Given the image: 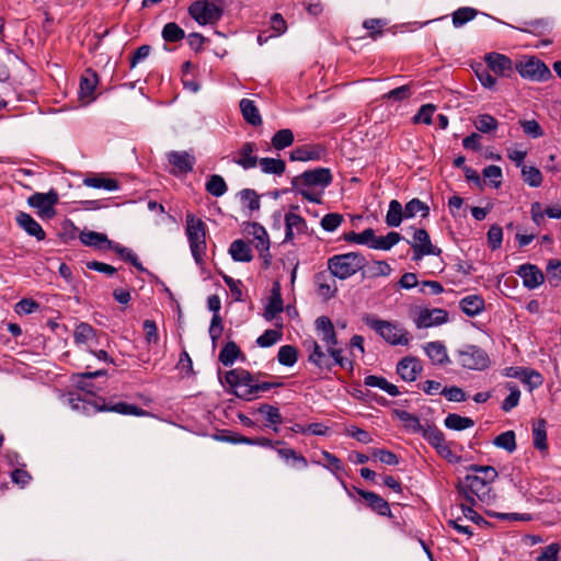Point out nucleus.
Here are the masks:
<instances>
[{
    "label": "nucleus",
    "instance_id": "57",
    "mask_svg": "<svg viewBox=\"0 0 561 561\" xmlns=\"http://www.w3.org/2000/svg\"><path fill=\"white\" fill-rule=\"evenodd\" d=\"M507 389L510 390V393L502 403V410L505 412H510L512 409L517 407L520 399V391L516 385L507 383Z\"/></svg>",
    "mask_w": 561,
    "mask_h": 561
},
{
    "label": "nucleus",
    "instance_id": "12",
    "mask_svg": "<svg viewBox=\"0 0 561 561\" xmlns=\"http://www.w3.org/2000/svg\"><path fill=\"white\" fill-rule=\"evenodd\" d=\"M413 249V260L419 261L425 255H439L440 249L432 244L425 229H415L413 240L410 242Z\"/></svg>",
    "mask_w": 561,
    "mask_h": 561
},
{
    "label": "nucleus",
    "instance_id": "42",
    "mask_svg": "<svg viewBox=\"0 0 561 561\" xmlns=\"http://www.w3.org/2000/svg\"><path fill=\"white\" fill-rule=\"evenodd\" d=\"M83 184L88 187L103 188L106 191H115L118 185L113 179H107L99 175L89 176L83 180Z\"/></svg>",
    "mask_w": 561,
    "mask_h": 561
},
{
    "label": "nucleus",
    "instance_id": "33",
    "mask_svg": "<svg viewBox=\"0 0 561 561\" xmlns=\"http://www.w3.org/2000/svg\"><path fill=\"white\" fill-rule=\"evenodd\" d=\"M364 385L367 387H374V388H380L381 390L386 391L388 394L392 397H397L400 391L398 387L393 383H390L386 378L369 375L366 376L364 379Z\"/></svg>",
    "mask_w": 561,
    "mask_h": 561
},
{
    "label": "nucleus",
    "instance_id": "19",
    "mask_svg": "<svg viewBox=\"0 0 561 561\" xmlns=\"http://www.w3.org/2000/svg\"><path fill=\"white\" fill-rule=\"evenodd\" d=\"M422 347L433 365L444 366L450 363L447 348L443 342H427Z\"/></svg>",
    "mask_w": 561,
    "mask_h": 561
},
{
    "label": "nucleus",
    "instance_id": "39",
    "mask_svg": "<svg viewBox=\"0 0 561 561\" xmlns=\"http://www.w3.org/2000/svg\"><path fill=\"white\" fill-rule=\"evenodd\" d=\"M396 416L403 423L404 427L411 433H421L425 425H422L419 417L405 410H396Z\"/></svg>",
    "mask_w": 561,
    "mask_h": 561
},
{
    "label": "nucleus",
    "instance_id": "14",
    "mask_svg": "<svg viewBox=\"0 0 561 561\" xmlns=\"http://www.w3.org/2000/svg\"><path fill=\"white\" fill-rule=\"evenodd\" d=\"M168 162L171 165V173L182 175L191 172L196 162L195 157L188 151H170L167 154Z\"/></svg>",
    "mask_w": 561,
    "mask_h": 561
},
{
    "label": "nucleus",
    "instance_id": "56",
    "mask_svg": "<svg viewBox=\"0 0 561 561\" xmlns=\"http://www.w3.org/2000/svg\"><path fill=\"white\" fill-rule=\"evenodd\" d=\"M436 112V106L433 104H424L420 107L417 113L413 116V122L416 124L423 123L426 125L433 124V115Z\"/></svg>",
    "mask_w": 561,
    "mask_h": 561
},
{
    "label": "nucleus",
    "instance_id": "41",
    "mask_svg": "<svg viewBox=\"0 0 561 561\" xmlns=\"http://www.w3.org/2000/svg\"><path fill=\"white\" fill-rule=\"evenodd\" d=\"M240 355L241 351L239 346L234 342H228L219 353V362L228 367L233 365Z\"/></svg>",
    "mask_w": 561,
    "mask_h": 561
},
{
    "label": "nucleus",
    "instance_id": "24",
    "mask_svg": "<svg viewBox=\"0 0 561 561\" xmlns=\"http://www.w3.org/2000/svg\"><path fill=\"white\" fill-rule=\"evenodd\" d=\"M358 494L367 502L369 507L382 516L391 515V511L387 501L374 492L358 490Z\"/></svg>",
    "mask_w": 561,
    "mask_h": 561
},
{
    "label": "nucleus",
    "instance_id": "3",
    "mask_svg": "<svg viewBox=\"0 0 561 561\" xmlns=\"http://www.w3.org/2000/svg\"><path fill=\"white\" fill-rule=\"evenodd\" d=\"M366 325L378 333L387 343L391 345H408L409 332L398 322L378 319L367 314L363 318Z\"/></svg>",
    "mask_w": 561,
    "mask_h": 561
},
{
    "label": "nucleus",
    "instance_id": "38",
    "mask_svg": "<svg viewBox=\"0 0 561 561\" xmlns=\"http://www.w3.org/2000/svg\"><path fill=\"white\" fill-rule=\"evenodd\" d=\"M444 424L449 430L462 431L472 427L474 425V422L470 417L461 416L456 413H450L446 416Z\"/></svg>",
    "mask_w": 561,
    "mask_h": 561
},
{
    "label": "nucleus",
    "instance_id": "5",
    "mask_svg": "<svg viewBox=\"0 0 561 561\" xmlns=\"http://www.w3.org/2000/svg\"><path fill=\"white\" fill-rule=\"evenodd\" d=\"M454 356L457 364L468 370L482 371L488 369L491 365L488 353L472 344L462 345L455 351Z\"/></svg>",
    "mask_w": 561,
    "mask_h": 561
},
{
    "label": "nucleus",
    "instance_id": "50",
    "mask_svg": "<svg viewBox=\"0 0 561 561\" xmlns=\"http://www.w3.org/2000/svg\"><path fill=\"white\" fill-rule=\"evenodd\" d=\"M493 444L497 448H502L508 453H513L516 449L515 433L513 431H506L497 435L494 438Z\"/></svg>",
    "mask_w": 561,
    "mask_h": 561
},
{
    "label": "nucleus",
    "instance_id": "60",
    "mask_svg": "<svg viewBox=\"0 0 561 561\" xmlns=\"http://www.w3.org/2000/svg\"><path fill=\"white\" fill-rule=\"evenodd\" d=\"M293 190L309 202L316 204H320L322 202V192H317L312 186H293Z\"/></svg>",
    "mask_w": 561,
    "mask_h": 561
},
{
    "label": "nucleus",
    "instance_id": "29",
    "mask_svg": "<svg viewBox=\"0 0 561 561\" xmlns=\"http://www.w3.org/2000/svg\"><path fill=\"white\" fill-rule=\"evenodd\" d=\"M142 330L145 331V339L149 345V351H152L154 355H160L159 335L154 321L146 320L142 322Z\"/></svg>",
    "mask_w": 561,
    "mask_h": 561
},
{
    "label": "nucleus",
    "instance_id": "32",
    "mask_svg": "<svg viewBox=\"0 0 561 561\" xmlns=\"http://www.w3.org/2000/svg\"><path fill=\"white\" fill-rule=\"evenodd\" d=\"M240 110L242 113L243 118L247 121V123L256 126L260 125L262 122L259 108L254 104L252 100L249 99H242L240 101Z\"/></svg>",
    "mask_w": 561,
    "mask_h": 561
},
{
    "label": "nucleus",
    "instance_id": "35",
    "mask_svg": "<svg viewBox=\"0 0 561 561\" xmlns=\"http://www.w3.org/2000/svg\"><path fill=\"white\" fill-rule=\"evenodd\" d=\"M404 218V208L402 207L401 203L397 199H392L389 203V208L386 215V224L389 227H399Z\"/></svg>",
    "mask_w": 561,
    "mask_h": 561
},
{
    "label": "nucleus",
    "instance_id": "13",
    "mask_svg": "<svg viewBox=\"0 0 561 561\" xmlns=\"http://www.w3.org/2000/svg\"><path fill=\"white\" fill-rule=\"evenodd\" d=\"M58 202L56 192L35 193L28 197L30 206L36 208L41 217L51 218L55 215L54 206Z\"/></svg>",
    "mask_w": 561,
    "mask_h": 561
},
{
    "label": "nucleus",
    "instance_id": "23",
    "mask_svg": "<svg viewBox=\"0 0 561 561\" xmlns=\"http://www.w3.org/2000/svg\"><path fill=\"white\" fill-rule=\"evenodd\" d=\"M252 234L255 241V248L260 255L264 259L265 263L270 262V239L265 228L259 224H253Z\"/></svg>",
    "mask_w": 561,
    "mask_h": 561
},
{
    "label": "nucleus",
    "instance_id": "43",
    "mask_svg": "<svg viewBox=\"0 0 561 561\" xmlns=\"http://www.w3.org/2000/svg\"><path fill=\"white\" fill-rule=\"evenodd\" d=\"M404 214L405 219L413 218L417 214L425 218L430 214V207L419 198H413L405 204Z\"/></svg>",
    "mask_w": 561,
    "mask_h": 561
},
{
    "label": "nucleus",
    "instance_id": "55",
    "mask_svg": "<svg viewBox=\"0 0 561 561\" xmlns=\"http://www.w3.org/2000/svg\"><path fill=\"white\" fill-rule=\"evenodd\" d=\"M285 226L300 234L307 230L306 220L300 215L291 211L285 215Z\"/></svg>",
    "mask_w": 561,
    "mask_h": 561
},
{
    "label": "nucleus",
    "instance_id": "63",
    "mask_svg": "<svg viewBox=\"0 0 561 561\" xmlns=\"http://www.w3.org/2000/svg\"><path fill=\"white\" fill-rule=\"evenodd\" d=\"M482 174L485 180L490 181V184L497 188L502 183V170L496 165H489L483 169Z\"/></svg>",
    "mask_w": 561,
    "mask_h": 561
},
{
    "label": "nucleus",
    "instance_id": "11",
    "mask_svg": "<svg viewBox=\"0 0 561 561\" xmlns=\"http://www.w3.org/2000/svg\"><path fill=\"white\" fill-rule=\"evenodd\" d=\"M518 73L533 81H546L551 77V71L541 60L531 57L525 62H519L516 66Z\"/></svg>",
    "mask_w": 561,
    "mask_h": 561
},
{
    "label": "nucleus",
    "instance_id": "20",
    "mask_svg": "<svg viewBox=\"0 0 561 561\" xmlns=\"http://www.w3.org/2000/svg\"><path fill=\"white\" fill-rule=\"evenodd\" d=\"M422 371V365L415 357H404L397 365V373L404 381H414Z\"/></svg>",
    "mask_w": 561,
    "mask_h": 561
},
{
    "label": "nucleus",
    "instance_id": "15",
    "mask_svg": "<svg viewBox=\"0 0 561 561\" xmlns=\"http://www.w3.org/2000/svg\"><path fill=\"white\" fill-rule=\"evenodd\" d=\"M327 154V150L323 146L312 142H307L300 147L294 149L289 158L291 161H319Z\"/></svg>",
    "mask_w": 561,
    "mask_h": 561
},
{
    "label": "nucleus",
    "instance_id": "6",
    "mask_svg": "<svg viewBox=\"0 0 561 561\" xmlns=\"http://www.w3.org/2000/svg\"><path fill=\"white\" fill-rule=\"evenodd\" d=\"M186 236L194 260L202 263L206 251V226L191 214L186 215Z\"/></svg>",
    "mask_w": 561,
    "mask_h": 561
},
{
    "label": "nucleus",
    "instance_id": "36",
    "mask_svg": "<svg viewBox=\"0 0 561 561\" xmlns=\"http://www.w3.org/2000/svg\"><path fill=\"white\" fill-rule=\"evenodd\" d=\"M257 412L265 417L267 425H273L274 432L277 433L278 425L283 422L279 409L270 404H261Z\"/></svg>",
    "mask_w": 561,
    "mask_h": 561
},
{
    "label": "nucleus",
    "instance_id": "34",
    "mask_svg": "<svg viewBox=\"0 0 561 561\" xmlns=\"http://www.w3.org/2000/svg\"><path fill=\"white\" fill-rule=\"evenodd\" d=\"M257 165L263 173L273 175H282L286 169L285 161L275 158H261L257 160Z\"/></svg>",
    "mask_w": 561,
    "mask_h": 561
},
{
    "label": "nucleus",
    "instance_id": "37",
    "mask_svg": "<svg viewBox=\"0 0 561 561\" xmlns=\"http://www.w3.org/2000/svg\"><path fill=\"white\" fill-rule=\"evenodd\" d=\"M388 25L386 19H367L363 22V27L367 31V37L373 41L383 35V28Z\"/></svg>",
    "mask_w": 561,
    "mask_h": 561
},
{
    "label": "nucleus",
    "instance_id": "58",
    "mask_svg": "<svg viewBox=\"0 0 561 561\" xmlns=\"http://www.w3.org/2000/svg\"><path fill=\"white\" fill-rule=\"evenodd\" d=\"M519 125H520L525 136H527L529 138L536 139L543 135L541 126L535 119L519 121Z\"/></svg>",
    "mask_w": 561,
    "mask_h": 561
},
{
    "label": "nucleus",
    "instance_id": "54",
    "mask_svg": "<svg viewBox=\"0 0 561 561\" xmlns=\"http://www.w3.org/2000/svg\"><path fill=\"white\" fill-rule=\"evenodd\" d=\"M240 199L244 207L249 210H257L261 206L260 197L255 191L245 188L240 192Z\"/></svg>",
    "mask_w": 561,
    "mask_h": 561
},
{
    "label": "nucleus",
    "instance_id": "28",
    "mask_svg": "<svg viewBox=\"0 0 561 561\" xmlns=\"http://www.w3.org/2000/svg\"><path fill=\"white\" fill-rule=\"evenodd\" d=\"M229 253L238 262H250L253 257L250 244L240 239L230 244Z\"/></svg>",
    "mask_w": 561,
    "mask_h": 561
},
{
    "label": "nucleus",
    "instance_id": "52",
    "mask_svg": "<svg viewBox=\"0 0 561 561\" xmlns=\"http://www.w3.org/2000/svg\"><path fill=\"white\" fill-rule=\"evenodd\" d=\"M422 436L431 444L435 449L438 445L443 444L445 439V436L440 430H438L436 426L426 425L423 427V431H421Z\"/></svg>",
    "mask_w": 561,
    "mask_h": 561
},
{
    "label": "nucleus",
    "instance_id": "16",
    "mask_svg": "<svg viewBox=\"0 0 561 561\" xmlns=\"http://www.w3.org/2000/svg\"><path fill=\"white\" fill-rule=\"evenodd\" d=\"M304 346L309 352L308 360L309 363L317 366L320 370L331 369L332 365L335 364L334 360L330 359V355L328 356L319 345V343L312 339L306 340L304 342Z\"/></svg>",
    "mask_w": 561,
    "mask_h": 561
},
{
    "label": "nucleus",
    "instance_id": "59",
    "mask_svg": "<svg viewBox=\"0 0 561 561\" xmlns=\"http://www.w3.org/2000/svg\"><path fill=\"white\" fill-rule=\"evenodd\" d=\"M522 381L525 385H527L530 390H533L542 385L543 378L540 373H538L534 369L525 368L523 376H522Z\"/></svg>",
    "mask_w": 561,
    "mask_h": 561
},
{
    "label": "nucleus",
    "instance_id": "26",
    "mask_svg": "<svg viewBox=\"0 0 561 561\" xmlns=\"http://www.w3.org/2000/svg\"><path fill=\"white\" fill-rule=\"evenodd\" d=\"M73 339L77 344H85L91 348L96 339V334L90 324L81 322L75 329Z\"/></svg>",
    "mask_w": 561,
    "mask_h": 561
},
{
    "label": "nucleus",
    "instance_id": "9",
    "mask_svg": "<svg viewBox=\"0 0 561 561\" xmlns=\"http://www.w3.org/2000/svg\"><path fill=\"white\" fill-rule=\"evenodd\" d=\"M332 182V174L328 168H316L313 170L305 171L291 180L293 186H312L325 188Z\"/></svg>",
    "mask_w": 561,
    "mask_h": 561
},
{
    "label": "nucleus",
    "instance_id": "7",
    "mask_svg": "<svg viewBox=\"0 0 561 561\" xmlns=\"http://www.w3.org/2000/svg\"><path fill=\"white\" fill-rule=\"evenodd\" d=\"M314 325L320 340L327 347L328 354L335 364L344 367L342 350L336 347L337 337L332 321L328 317L322 316L316 320Z\"/></svg>",
    "mask_w": 561,
    "mask_h": 561
},
{
    "label": "nucleus",
    "instance_id": "22",
    "mask_svg": "<svg viewBox=\"0 0 561 561\" xmlns=\"http://www.w3.org/2000/svg\"><path fill=\"white\" fill-rule=\"evenodd\" d=\"M80 241L88 247H93L98 250H111L114 242L108 240L106 234L95 231H82L79 236Z\"/></svg>",
    "mask_w": 561,
    "mask_h": 561
},
{
    "label": "nucleus",
    "instance_id": "4",
    "mask_svg": "<svg viewBox=\"0 0 561 561\" xmlns=\"http://www.w3.org/2000/svg\"><path fill=\"white\" fill-rule=\"evenodd\" d=\"M366 264L365 257L358 252L336 254L329 259L328 268L332 276L346 279L355 275Z\"/></svg>",
    "mask_w": 561,
    "mask_h": 561
},
{
    "label": "nucleus",
    "instance_id": "18",
    "mask_svg": "<svg viewBox=\"0 0 561 561\" xmlns=\"http://www.w3.org/2000/svg\"><path fill=\"white\" fill-rule=\"evenodd\" d=\"M516 274L523 279V285L528 289L537 288L545 280L542 272L533 264L520 265Z\"/></svg>",
    "mask_w": 561,
    "mask_h": 561
},
{
    "label": "nucleus",
    "instance_id": "31",
    "mask_svg": "<svg viewBox=\"0 0 561 561\" xmlns=\"http://www.w3.org/2000/svg\"><path fill=\"white\" fill-rule=\"evenodd\" d=\"M257 157L253 154V148L247 144L240 151H238L232 161L244 169H251L257 165Z\"/></svg>",
    "mask_w": 561,
    "mask_h": 561
},
{
    "label": "nucleus",
    "instance_id": "64",
    "mask_svg": "<svg viewBox=\"0 0 561 561\" xmlns=\"http://www.w3.org/2000/svg\"><path fill=\"white\" fill-rule=\"evenodd\" d=\"M547 277L551 285L557 286L561 282V262L552 260L547 266Z\"/></svg>",
    "mask_w": 561,
    "mask_h": 561
},
{
    "label": "nucleus",
    "instance_id": "1",
    "mask_svg": "<svg viewBox=\"0 0 561 561\" xmlns=\"http://www.w3.org/2000/svg\"><path fill=\"white\" fill-rule=\"evenodd\" d=\"M468 473L458 483L459 492L466 497L469 504H474L476 500L482 503H489L491 496V484L497 478V471L491 466L469 467Z\"/></svg>",
    "mask_w": 561,
    "mask_h": 561
},
{
    "label": "nucleus",
    "instance_id": "49",
    "mask_svg": "<svg viewBox=\"0 0 561 561\" xmlns=\"http://www.w3.org/2000/svg\"><path fill=\"white\" fill-rule=\"evenodd\" d=\"M317 282H318V294L323 299L327 300V299L334 297V295L337 291L335 280L331 279L330 282H328L324 275L319 274L317 276Z\"/></svg>",
    "mask_w": 561,
    "mask_h": 561
},
{
    "label": "nucleus",
    "instance_id": "53",
    "mask_svg": "<svg viewBox=\"0 0 561 561\" xmlns=\"http://www.w3.org/2000/svg\"><path fill=\"white\" fill-rule=\"evenodd\" d=\"M283 337L282 330L268 329L256 339V344L260 347H270L280 341Z\"/></svg>",
    "mask_w": 561,
    "mask_h": 561
},
{
    "label": "nucleus",
    "instance_id": "40",
    "mask_svg": "<svg viewBox=\"0 0 561 561\" xmlns=\"http://www.w3.org/2000/svg\"><path fill=\"white\" fill-rule=\"evenodd\" d=\"M478 10L471 7H461L457 9L453 14V25L455 27H461L466 23L472 21L478 15Z\"/></svg>",
    "mask_w": 561,
    "mask_h": 561
},
{
    "label": "nucleus",
    "instance_id": "25",
    "mask_svg": "<svg viewBox=\"0 0 561 561\" xmlns=\"http://www.w3.org/2000/svg\"><path fill=\"white\" fill-rule=\"evenodd\" d=\"M283 299L280 295L279 284L276 283L272 289V294L268 304L264 311V318L267 321H272L275 317L283 311Z\"/></svg>",
    "mask_w": 561,
    "mask_h": 561
},
{
    "label": "nucleus",
    "instance_id": "10",
    "mask_svg": "<svg viewBox=\"0 0 561 561\" xmlns=\"http://www.w3.org/2000/svg\"><path fill=\"white\" fill-rule=\"evenodd\" d=\"M448 321V312L440 308H419L414 312L413 322L417 329L437 327Z\"/></svg>",
    "mask_w": 561,
    "mask_h": 561
},
{
    "label": "nucleus",
    "instance_id": "44",
    "mask_svg": "<svg viewBox=\"0 0 561 561\" xmlns=\"http://www.w3.org/2000/svg\"><path fill=\"white\" fill-rule=\"evenodd\" d=\"M205 188L210 195L215 197L222 196L228 190L224 178L218 174L209 176V179L206 182Z\"/></svg>",
    "mask_w": 561,
    "mask_h": 561
},
{
    "label": "nucleus",
    "instance_id": "61",
    "mask_svg": "<svg viewBox=\"0 0 561 561\" xmlns=\"http://www.w3.org/2000/svg\"><path fill=\"white\" fill-rule=\"evenodd\" d=\"M522 174L524 181L533 187H537L542 182V176L540 171L534 167H524L522 169Z\"/></svg>",
    "mask_w": 561,
    "mask_h": 561
},
{
    "label": "nucleus",
    "instance_id": "2",
    "mask_svg": "<svg viewBox=\"0 0 561 561\" xmlns=\"http://www.w3.org/2000/svg\"><path fill=\"white\" fill-rule=\"evenodd\" d=\"M226 380L234 389L236 396L247 401L253 400L259 392L268 391L276 386L272 382H260L256 376L241 368L228 371Z\"/></svg>",
    "mask_w": 561,
    "mask_h": 561
},
{
    "label": "nucleus",
    "instance_id": "62",
    "mask_svg": "<svg viewBox=\"0 0 561 561\" xmlns=\"http://www.w3.org/2000/svg\"><path fill=\"white\" fill-rule=\"evenodd\" d=\"M342 221H343V216L341 214L331 213V214L325 215L321 219V227L325 231L333 232L340 227Z\"/></svg>",
    "mask_w": 561,
    "mask_h": 561
},
{
    "label": "nucleus",
    "instance_id": "46",
    "mask_svg": "<svg viewBox=\"0 0 561 561\" xmlns=\"http://www.w3.org/2000/svg\"><path fill=\"white\" fill-rule=\"evenodd\" d=\"M473 125L477 128V130L489 134L491 131L496 130L497 128V121L489 114H480L476 116L473 119Z\"/></svg>",
    "mask_w": 561,
    "mask_h": 561
},
{
    "label": "nucleus",
    "instance_id": "17",
    "mask_svg": "<svg viewBox=\"0 0 561 561\" xmlns=\"http://www.w3.org/2000/svg\"><path fill=\"white\" fill-rule=\"evenodd\" d=\"M484 60L495 75L510 77L514 71L512 60L505 55L490 53L485 55Z\"/></svg>",
    "mask_w": 561,
    "mask_h": 561
},
{
    "label": "nucleus",
    "instance_id": "51",
    "mask_svg": "<svg viewBox=\"0 0 561 561\" xmlns=\"http://www.w3.org/2000/svg\"><path fill=\"white\" fill-rule=\"evenodd\" d=\"M162 37L165 42L176 43L185 37V33L176 23L169 22L163 26Z\"/></svg>",
    "mask_w": 561,
    "mask_h": 561
},
{
    "label": "nucleus",
    "instance_id": "27",
    "mask_svg": "<svg viewBox=\"0 0 561 561\" xmlns=\"http://www.w3.org/2000/svg\"><path fill=\"white\" fill-rule=\"evenodd\" d=\"M459 305L462 312L469 317H474L484 309V300L478 295L466 296Z\"/></svg>",
    "mask_w": 561,
    "mask_h": 561
},
{
    "label": "nucleus",
    "instance_id": "8",
    "mask_svg": "<svg viewBox=\"0 0 561 561\" xmlns=\"http://www.w3.org/2000/svg\"><path fill=\"white\" fill-rule=\"evenodd\" d=\"M222 12V8L208 0H197L188 7V14L201 25L218 22Z\"/></svg>",
    "mask_w": 561,
    "mask_h": 561
},
{
    "label": "nucleus",
    "instance_id": "21",
    "mask_svg": "<svg viewBox=\"0 0 561 561\" xmlns=\"http://www.w3.org/2000/svg\"><path fill=\"white\" fill-rule=\"evenodd\" d=\"M16 222L27 234L36 238L37 241H43L45 239V231L31 215L26 213L18 214Z\"/></svg>",
    "mask_w": 561,
    "mask_h": 561
},
{
    "label": "nucleus",
    "instance_id": "45",
    "mask_svg": "<svg viewBox=\"0 0 561 561\" xmlns=\"http://www.w3.org/2000/svg\"><path fill=\"white\" fill-rule=\"evenodd\" d=\"M298 351L293 345H283L278 350L277 360L280 365L291 367L297 363Z\"/></svg>",
    "mask_w": 561,
    "mask_h": 561
},
{
    "label": "nucleus",
    "instance_id": "48",
    "mask_svg": "<svg viewBox=\"0 0 561 561\" xmlns=\"http://www.w3.org/2000/svg\"><path fill=\"white\" fill-rule=\"evenodd\" d=\"M533 438L534 446L537 449L543 450L547 448V432H546V421L539 420L533 426Z\"/></svg>",
    "mask_w": 561,
    "mask_h": 561
},
{
    "label": "nucleus",
    "instance_id": "30",
    "mask_svg": "<svg viewBox=\"0 0 561 561\" xmlns=\"http://www.w3.org/2000/svg\"><path fill=\"white\" fill-rule=\"evenodd\" d=\"M98 84L96 73L88 70L84 76L80 79V91L79 95L81 100H85L89 103Z\"/></svg>",
    "mask_w": 561,
    "mask_h": 561
},
{
    "label": "nucleus",
    "instance_id": "47",
    "mask_svg": "<svg viewBox=\"0 0 561 561\" xmlns=\"http://www.w3.org/2000/svg\"><path fill=\"white\" fill-rule=\"evenodd\" d=\"M401 240V234L394 231H390L387 236L377 237L373 249L388 251Z\"/></svg>",
    "mask_w": 561,
    "mask_h": 561
}]
</instances>
